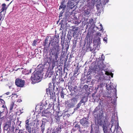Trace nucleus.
I'll use <instances>...</instances> for the list:
<instances>
[{"instance_id":"obj_2","label":"nucleus","mask_w":133,"mask_h":133,"mask_svg":"<svg viewBox=\"0 0 133 133\" xmlns=\"http://www.w3.org/2000/svg\"><path fill=\"white\" fill-rule=\"evenodd\" d=\"M65 34H62V35L61 37V45L63 47L62 52L60 58V60H62V58L63 59L66 55V51L68 50L69 47L68 42H66L65 43L64 46L63 44L64 43L65 39L64 37L65 36Z\"/></svg>"},{"instance_id":"obj_36","label":"nucleus","mask_w":133,"mask_h":133,"mask_svg":"<svg viewBox=\"0 0 133 133\" xmlns=\"http://www.w3.org/2000/svg\"><path fill=\"white\" fill-rule=\"evenodd\" d=\"M77 87L76 85H75L74 87H72L71 88V89L73 90H74V91H77Z\"/></svg>"},{"instance_id":"obj_33","label":"nucleus","mask_w":133,"mask_h":133,"mask_svg":"<svg viewBox=\"0 0 133 133\" xmlns=\"http://www.w3.org/2000/svg\"><path fill=\"white\" fill-rule=\"evenodd\" d=\"M17 98H15V100H16V102H18L19 103L21 102H22V100L21 99H18V100L16 99L17 98Z\"/></svg>"},{"instance_id":"obj_56","label":"nucleus","mask_w":133,"mask_h":133,"mask_svg":"<svg viewBox=\"0 0 133 133\" xmlns=\"http://www.w3.org/2000/svg\"><path fill=\"white\" fill-rule=\"evenodd\" d=\"M103 30V28H102L101 29V30Z\"/></svg>"},{"instance_id":"obj_41","label":"nucleus","mask_w":133,"mask_h":133,"mask_svg":"<svg viewBox=\"0 0 133 133\" xmlns=\"http://www.w3.org/2000/svg\"><path fill=\"white\" fill-rule=\"evenodd\" d=\"M37 41L36 40H34L32 43V45L33 46H35L37 43Z\"/></svg>"},{"instance_id":"obj_53","label":"nucleus","mask_w":133,"mask_h":133,"mask_svg":"<svg viewBox=\"0 0 133 133\" xmlns=\"http://www.w3.org/2000/svg\"><path fill=\"white\" fill-rule=\"evenodd\" d=\"M2 17L1 16H0V21L1 20V19Z\"/></svg>"},{"instance_id":"obj_27","label":"nucleus","mask_w":133,"mask_h":133,"mask_svg":"<svg viewBox=\"0 0 133 133\" xmlns=\"http://www.w3.org/2000/svg\"><path fill=\"white\" fill-rule=\"evenodd\" d=\"M75 6L73 2H71L69 5V9H72Z\"/></svg>"},{"instance_id":"obj_17","label":"nucleus","mask_w":133,"mask_h":133,"mask_svg":"<svg viewBox=\"0 0 133 133\" xmlns=\"http://www.w3.org/2000/svg\"><path fill=\"white\" fill-rule=\"evenodd\" d=\"M87 100V98L86 96H84L80 101V102L82 103L85 104Z\"/></svg>"},{"instance_id":"obj_21","label":"nucleus","mask_w":133,"mask_h":133,"mask_svg":"<svg viewBox=\"0 0 133 133\" xmlns=\"http://www.w3.org/2000/svg\"><path fill=\"white\" fill-rule=\"evenodd\" d=\"M10 122H7L6 123L4 126V128L5 129L7 130L10 127Z\"/></svg>"},{"instance_id":"obj_4","label":"nucleus","mask_w":133,"mask_h":133,"mask_svg":"<svg viewBox=\"0 0 133 133\" xmlns=\"http://www.w3.org/2000/svg\"><path fill=\"white\" fill-rule=\"evenodd\" d=\"M77 102V98H73L69 100L66 101L65 104L66 107L68 108H70L74 107Z\"/></svg>"},{"instance_id":"obj_40","label":"nucleus","mask_w":133,"mask_h":133,"mask_svg":"<svg viewBox=\"0 0 133 133\" xmlns=\"http://www.w3.org/2000/svg\"><path fill=\"white\" fill-rule=\"evenodd\" d=\"M113 91L114 92V95L115 96H116V92H117V90L116 88H114L113 89Z\"/></svg>"},{"instance_id":"obj_58","label":"nucleus","mask_w":133,"mask_h":133,"mask_svg":"<svg viewBox=\"0 0 133 133\" xmlns=\"http://www.w3.org/2000/svg\"><path fill=\"white\" fill-rule=\"evenodd\" d=\"M40 109L41 110V108H42V107H40Z\"/></svg>"},{"instance_id":"obj_14","label":"nucleus","mask_w":133,"mask_h":133,"mask_svg":"<svg viewBox=\"0 0 133 133\" xmlns=\"http://www.w3.org/2000/svg\"><path fill=\"white\" fill-rule=\"evenodd\" d=\"M105 65L103 63H102V64H101L100 65H98L97 66V67L96 68L97 69V68H98L99 70H96L97 71H101V72L103 71V70H104V68L105 67Z\"/></svg>"},{"instance_id":"obj_38","label":"nucleus","mask_w":133,"mask_h":133,"mask_svg":"<svg viewBox=\"0 0 133 133\" xmlns=\"http://www.w3.org/2000/svg\"><path fill=\"white\" fill-rule=\"evenodd\" d=\"M64 93H63V92L62 90L61 91L60 95L61 96V97L63 98L64 97Z\"/></svg>"},{"instance_id":"obj_63","label":"nucleus","mask_w":133,"mask_h":133,"mask_svg":"<svg viewBox=\"0 0 133 133\" xmlns=\"http://www.w3.org/2000/svg\"><path fill=\"white\" fill-rule=\"evenodd\" d=\"M7 1H9V0H6Z\"/></svg>"},{"instance_id":"obj_35","label":"nucleus","mask_w":133,"mask_h":133,"mask_svg":"<svg viewBox=\"0 0 133 133\" xmlns=\"http://www.w3.org/2000/svg\"><path fill=\"white\" fill-rule=\"evenodd\" d=\"M53 74V72H49V74L48 75V76L49 77H51V75H52Z\"/></svg>"},{"instance_id":"obj_23","label":"nucleus","mask_w":133,"mask_h":133,"mask_svg":"<svg viewBox=\"0 0 133 133\" xmlns=\"http://www.w3.org/2000/svg\"><path fill=\"white\" fill-rule=\"evenodd\" d=\"M2 6L1 12L6 10L7 8V7L6 6V4L4 3L2 4Z\"/></svg>"},{"instance_id":"obj_10","label":"nucleus","mask_w":133,"mask_h":133,"mask_svg":"<svg viewBox=\"0 0 133 133\" xmlns=\"http://www.w3.org/2000/svg\"><path fill=\"white\" fill-rule=\"evenodd\" d=\"M12 95V96L11 97V99L13 101L11 103L9 108V109L11 111L12 110L14 106H15V102H16V101L15 100L14 98H17L18 97V96L16 94H13Z\"/></svg>"},{"instance_id":"obj_60","label":"nucleus","mask_w":133,"mask_h":133,"mask_svg":"<svg viewBox=\"0 0 133 133\" xmlns=\"http://www.w3.org/2000/svg\"><path fill=\"white\" fill-rule=\"evenodd\" d=\"M59 70H60V69H59Z\"/></svg>"},{"instance_id":"obj_54","label":"nucleus","mask_w":133,"mask_h":133,"mask_svg":"<svg viewBox=\"0 0 133 133\" xmlns=\"http://www.w3.org/2000/svg\"><path fill=\"white\" fill-rule=\"evenodd\" d=\"M73 34V35H72V36H74V35H75V34Z\"/></svg>"},{"instance_id":"obj_18","label":"nucleus","mask_w":133,"mask_h":133,"mask_svg":"<svg viewBox=\"0 0 133 133\" xmlns=\"http://www.w3.org/2000/svg\"><path fill=\"white\" fill-rule=\"evenodd\" d=\"M92 124L91 125V131L90 133H99V130L97 129L96 130L95 129V132H94V130L95 129H94L92 127Z\"/></svg>"},{"instance_id":"obj_26","label":"nucleus","mask_w":133,"mask_h":133,"mask_svg":"<svg viewBox=\"0 0 133 133\" xmlns=\"http://www.w3.org/2000/svg\"><path fill=\"white\" fill-rule=\"evenodd\" d=\"M99 34H95V35H94L95 37L93 39V43H95V40L98 39V38H100L98 36Z\"/></svg>"},{"instance_id":"obj_20","label":"nucleus","mask_w":133,"mask_h":133,"mask_svg":"<svg viewBox=\"0 0 133 133\" xmlns=\"http://www.w3.org/2000/svg\"><path fill=\"white\" fill-rule=\"evenodd\" d=\"M101 74H102L104 75V74H105V75H110V74H112V75L111 76L112 77H113V74L112 73H110L107 71H105V70H103V71H102L101 72Z\"/></svg>"},{"instance_id":"obj_52","label":"nucleus","mask_w":133,"mask_h":133,"mask_svg":"<svg viewBox=\"0 0 133 133\" xmlns=\"http://www.w3.org/2000/svg\"><path fill=\"white\" fill-rule=\"evenodd\" d=\"M18 133H22V132H21L20 131H19V132Z\"/></svg>"},{"instance_id":"obj_47","label":"nucleus","mask_w":133,"mask_h":133,"mask_svg":"<svg viewBox=\"0 0 133 133\" xmlns=\"http://www.w3.org/2000/svg\"><path fill=\"white\" fill-rule=\"evenodd\" d=\"M79 23L77 21H75V24H79Z\"/></svg>"},{"instance_id":"obj_11","label":"nucleus","mask_w":133,"mask_h":133,"mask_svg":"<svg viewBox=\"0 0 133 133\" xmlns=\"http://www.w3.org/2000/svg\"><path fill=\"white\" fill-rule=\"evenodd\" d=\"M93 34H87L85 39L87 40V44L90 47V45L92 43V40Z\"/></svg>"},{"instance_id":"obj_25","label":"nucleus","mask_w":133,"mask_h":133,"mask_svg":"<svg viewBox=\"0 0 133 133\" xmlns=\"http://www.w3.org/2000/svg\"><path fill=\"white\" fill-rule=\"evenodd\" d=\"M45 124H44L43 122L42 121V123L41 126V131L42 133H43V132L45 130Z\"/></svg>"},{"instance_id":"obj_13","label":"nucleus","mask_w":133,"mask_h":133,"mask_svg":"<svg viewBox=\"0 0 133 133\" xmlns=\"http://www.w3.org/2000/svg\"><path fill=\"white\" fill-rule=\"evenodd\" d=\"M78 30V28L77 26H74L72 27L71 29H69L68 33L69 32L70 33H77Z\"/></svg>"},{"instance_id":"obj_44","label":"nucleus","mask_w":133,"mask_h":133,"mask_svg":"<svg viewBox=\"0 0 133 133\" xmlns=\"http://www.w3.org/2000/svg\"><path fill=\"white\" fill-rule=\"evenodd\" d=\"M49 112H47L46 110H45L44 111V113L45 114H47V113L50 114L51 112L49 111Z\"/></svg>"},{"instance_id":"obj_50","label":"nucleus","mask_w":133,"mask_h":133,"mask_svg":"<svg viewBox=\"0 0 133 133\" xmlns=\"http://www.w3.org/2000/svg\"><path fill=\"white\" fill-rule=\"evenodd\" d=\"M85 13L87 15H89V12H87L86 11L85 12Z\"/></svg>"},{"instance_id":"obj_3","label":"nucleus","mask_w":133,"mask_h":133,"mask_svg":"<svg viewBox=\"0 0 133 133\" xmlns=\"http://www.w3.org/2000/svg\"><path fill=\"white\" fill-rule=\"evenodd\" d=\"M41 73L39 71L35 72L33 73L31 77L32 83L35 84L40 81L41 80Z\"/></svg>"},{"instance_id":"obj_29","label":"nucleus","mask_w":133,"mask_h":133,"mask_svg":"<svg viewBox=\"0 0 133 133\" xmlns=\"http://www.w3.org/2000/svg\"><path fill=\"white\" fill-rule=\"evenodd\" d=\"M100 41V38H98V39L95 40V43H93L95 45H98Z\"/></svg>"},{"instance_id":"obj_59","label":"nucleus","mask_w":133,"mask_h":133,"mask_svg":"<svg viewBox=\"0 0 133 133\" xmlns=\"http://www.w3.org/2000/svg\"><path fill=\"white\" fill-rule=\"evenodd\" d=\"M58 23V21H57V23Z\"/></svg>"},{"instance_id":"obj_32","label":"nucleus","mask_w":133,"mask_h":133,"mask_svg":"<svg viewBox=\"0 0 133 133\" xmlns=\"http://www.w3.org/2000/svg\"><path fill=\"white\" fill-rule=\"evenodd\" d=\"M68 66V65L67 64V63L66 62H64V70H65L66 69L67 70V66Z\"/></svg>"},{"instance_id":"obj_1","label":"nucleus","mask_w":133,"mask_h":133,"mask_svg":"<svg viewBox=\"0 0 133 133\" xmlns=\"http://www.w3.org/2000/svg\"><path fill=\"white\" fill-rule=\"evenodd\" d=\"M58 78L55 77V78H52V83L49 84V88L46 89V93L48 95H50L51 98H54L55 94L57 95L58 94V82H57Z\"/></svg>"},{"instance_id":"obj_49","label":"nucleus","mask_w":133,"mask_h":133,"mask_svg":"<svg viewBox=\"0 0 133 133\" xmlns=\"http://www.w3.org/2000/svg\"><path fill=\"white\" fill-rule=\"evenodd\" d=\"M46 42H45H45H44V43H43V45L44 46H45L46 45Z\"/></svg>"},{"instance_id":"obj_45","label":"nucleus","mask_w":133,"mask_h":133,"mask_svg":"<svg viewBox=\"0 0 133 133\" xmlns=\"http://www.w3.org/2000/svg\"><path fill=\"white\" fill-rule=\"evenodd\" d=\"M95 93H92V96L94 98V96H95Z\"/></svg>"},{"instance_id":"obj_42","label":"nucleus","mask_w":133,"mask_h":133,"mask_svg":"<svg viewBox=\"0 0 133 133\" xmlns=\"http://www.w3.org/2000/svg\"><path fill=\"white\" fill-rule=\"evenodd\" d=\"M107 37H105V38H104L103 39V40L104 41H105V42H107Z\"/></svg>"},{"instance_id":"obj_57","label":"nucleus","mask_w":133,"mask_h":133,"mask_svg":"<svg viewBox=\"0 0 133 133\" xmlns=\"http://www.w3.org/2000/svg\"><path fill=\"white\" fill-rule=\"evenodd\" d=\"M100 26L101 27H102V25L101 24L100 25Z\"/></svg>"},{"instance_id":"obj_22","label":"nucleus","mask_w":133,"mask_h":133,"mask_svg":"<svg viewBox=\"0 0 133 133\" xmlns=\"http://www.w3.org/2000/svg\"><path fill=\"white\" fill-rule=\"evenodd\" d=\"M74 127L75 128L76 130H77L78 129L79 131H80L81 133L82 132V131L80 129L81 127L79 125L76 124L75 125Z\"/></svg>"},{"instance_id":"obj_43","label":"nucleus","mask_w":133,"mask_h":133,"mask_svg":"<svg viewBox=\"0 0 133 133\" xmlns=\"http://www.w3.org/2000/svg\"><path fill=\"white\" fill-rule=\"evenodd\" d=\"M31 70L32 69H30L28 71V72L27 73H26V74H28L29 73H31Z\"/></svg>"},{"instance_id":"obj_5","label":"nucleus","mask_w":133,"mask_h":133,"mask_svg":"<svg viewBox=\"0 0 133 133\" xmlns=\"http://www.w3.org/2000/svg\"><path fill=\"white\" fill-rule=\"evenodd\" d=\"M29 119L26 120L25 121V128L26 131H28V132H31L32 131H33V129L32 130L31 127L32 125L34 126L35 124V123H34L33 122H31L30 123H29Z\"/></svg>"},{"instance_id":"obj_64","label":"nucleus","mask_w":133,"mask_h":133,"mask_svg":"<svg viewBox=\"0 0 133 133\" xmlns=\"http://www.w3.org/2000/svg\"><path fill=\"white\" fill-rule=\"evenodd\" d=\"M90 22V20H89Z\"/></svg>"},{"instance_id":"obj_55","label":"nucleus","mask_w":133,"mask_h":133,"mask_svg":"<svg viewBox=\"0 0 133 133\" xmlns=\"http://www.w3.org/2000/svg\"><path fill=\"white\" fill-rule=\"evenodd\" d=\"M71 13L70 14V15L72 14V12L71 11Z\"/></svg>"},{"instance_id":"obj_28","label":"nucleus","mask_w":133,"mask_h":133,"mask_svg":"<svg viewBox=\"0 0 133 133\" xmlns=\"http://www.w3.org/2000/svg\"><path fill=\"white\" fill-rule=\"evenodd\" d=\"M103 130L104 131V133H109L110 132V131H108L107 129V128L105 126H103Z\"/></svg>"},{"instance_id":"obj_34","label":"nucleus","mask_w":133,"mask_h":133,"mask_svg":"<svg viewBox=\"0 0 133 133\" xmlns=\"http://www.w3.org/2000/svg\"><path fill=\"white\" fill-rule=\"evenodd\" d=\"M72 36L70 34H67V38L68 40H70Z\"/></svg>"},{"instance_id":"obj_31","label":"nucleus","mask_w":133,"mask_h":133,"mask_svg":"<svg viewBox=\"0 0 133 133\" xmlns=\"http://www.w3.org/2000/svg\"><path fill=\"white\" fill-rule=\"evenodd\" d=\"M76 43L77 42L76 41L75 42H73V44L72 47V50L76 48Z\"/></svg>"},{"instance_id":"obj_6","label":"nucleus","mask_w":133,"mask_h":133,"mask_svg":"<svg viewBox=\"0 0 133 133\" xmlns=\"http://www.w3.org/2000/svg\"><path fill=\"white\" fill-rule=\"evenodd\" d=\"M80 123L84 128L88 127L90 124L88 119L86 117L83 118L81 119Z\"/></svg>"},{"instance_id":"obj_19","label":"nucleus","mask_w":133,"mask_h":133,"mask_svg":"<svg viewBox=\"0 0 133 133\" xmlns=\"http://www.w3.org/2000/svg\"><path fill=\"white\" fill-rule=\"evenodd\" d=\"M52 54H54V57L55 58V59H54V61L55 62H57L58 61V60L57 59L58 58V53H57V51L55 53L53 54L52 53Z\"/></svg>"},{"instance_id":"obj_8","label":"nucleus","mask_w":133,"mask_h":133,"mask_svg":"<svg viewBox=\"0 0 133 133\" xmlns=\"http://www.w3.org/2000/svg\"><path fill=\"white\" fill-rule=\"evenodd\" d=\"M25 83L24 80H22L19 78H17L15 80V84L18 87H23Z\"/></svg>"},{"instance_id":"obj_9","label":"nucleus","mask_w":133,"mask_h":133,"mask_svg":"<svg viewBox=\"0 0 133 133\" xmlns=\"http://www.w3.org/2000/svg\"><path fill=\"white\" fill-rule=\"evenodd\" d=\"M111 122L112 123V125L111 129V128L112 127V126L113 125H115L116 123V125L115 127V130L117 132L118 130H120L121 128L119 126L118 122V121L113 119H111Z\"/></svg>"},{"instance_id":"obj_30","label":"nucleus","mask_w":133,"mask_h":133,"mask_svg":"<svg viewBox=\"0 0 133 133\" xmlns=\"http://www.w3.org/2000/svg\"><path fill=\"white\" fill-rule=\"evenodd\" d=\"M82 103L80 102L79 103L77 104L76 106V108L74 109V110L76 111L77 110V109L79 108L80 106H81Z\"/></svg>"},{"instance_id":"obj_24","label":"nucleus","mask_w":133,"mask_h":133,"mask_svg":"<svg viewBox=\"0 0 133 133\" xmlns=\"http://www.w3.org/2000/svg\"><path fill=\"white\" fill-rule=\"evenodd\" d=\"M58 112L56 113V114L55 116V118L54 119V121L56 123H58Z\"/></svg>"},{"instance_id":"obj_62","label":"nucleus","mask_w":133,"mask_h":133,"mask_svg":"<svg viewBox=\"0 0 133 133\" xmlns=\"http://www.w3.org/2000/svg\"><path fill=\"white\" fill-rule=\"evenodd\" d=\"M31 132H29V133H31Z\"/></svg>"},{"instance_id":"obj_51","label":"nucleus","mask_w":133,"mask_h":133,"mask_svg":"<svg viewBox=\"0 0 133 133\" xmlns=\"http://www.w3.org/2000/svg\"><path fill=\"white\" fill-rule=\"evenodd\" d=\"M85 88H87L88 87V86L87 85H85Z\"/></svg>"},{"instance_id":"obj_39","label":"nucleus","mask_w":133,"mask_h":133,"mask_svg":"<svg viewBox=\"0 0 133 133\" xmlns=\"http://www.w3.org/2000/svg\"><path fill=\"white\" fill-rule=\"evenodd\" d=\"M101 60L102 61V62H103L104 60L105 57L103 54L101 55Z\"/></svg>"},{"instance_id":"obj_7","label":"nucleus","mask_w":133,"mask_h":133,"mask_svg":"<svg viewBox=\"0 0 133 133\" xmlns=\"http://www.w3.org/2000/svg\"><path fill=\"white\" fill-rule=\"evenodd\" d=\"M99 107H97L92 111V114H94L95 118H98L100 116L101 111Z\"/></svg>"},{"instance_id":"obj_37","label":"nucleus","mask_w":133,"mask_h":133,"mask_svg":"<svg viewBox=\"0 0 133 133\" xmlns=\"http://www.w3.org/2000/svg\"><path fill=\"white\" fill-rule=\"evenodd\" d=\"M78 70V68H76L75 69V70L74 71V74L75 75V74H76L77 73Z\"/></svg>"},{"instance_id":"obj_12","label":"nucleus","mask_w":133,"mask_h":133,"mask_svg":"<svg viewBox=\"0 0 133 133\" xmlns=\"http://www.w3.org/2000/svg\"><path fill=\"white\" fill-rule=\"evenodd\" d=\"M61 0L62 1L61 2V5L59 6V9H62V11L61 12L59 16V17L61 16H62V15H61V14H62L64 12V9H65L66 7V6L64 4L65 0Z\"/></svg>"},{"instance_id":"obj_48","label":"nucleus","mask_w":133,"mask_h":133,"mask_svg":"<svg viewBox=\"0 0 133 133\" xmlns=\"http://www.w3.org/2000/svg\"><path fill=\"white\" fill-rule=\"evenodd\" d=\"M10 92H8L6 93V94L8 95H9L10 94Z\"/></svg>"},{"instance_id":"obj_15","label":"nucleus","mask_w":133,"mask_h":133,"mask_svg":"<svg viewBox=\"0 0 133 133\" xmlns=\"http://www.w3.org/2000/svg\"><path fill=\"white\" fill-rule=\"evenodd\" d=\"M4 110L0 109V120L1 121L3 120L5 116H4Z\"/></svg>"},{"instance_id":"obj_61","label":"nucleus","mask_w":133,"mask_h":133,"mask_svg":"<svg viewBox=\"0 0 133 133\" xmlns=\"http://www.w3.org/2000/svg\"><path fill=\"white\" fill-rule=\"evenodd\" d=\"M31 132H29V133H31Z\"/></svg>"},{"instance_id":"obj_46","label":"nucleus","mask_w":133,"mask_h":133,"mask_svg":"<svg viewBox=\"0 0 133 133\" xmlns=\"http://www.w3.org/2000/svg\"><path fill=\"white\" fill-rule=\"evenodd\" d=\"M88 47H89V48H90V51H93V49L91 48V47L90 45V47H89V46H88Z\"/></svg>"},{"instance_id":"obj_16","label":"nucleus","mask_w":133,"mask_h":133,"mask_svg":"<svg viewBox=\"0 0 133 133\" xmlns=\"http://www.w3.org/2000/svg\"><path fill=\"white\" fill-rule=\"evenodd\" d=\"M0 102H1V109H3V110H4L5 108H6L5 104V102L2 99H0Z\"/></svg>"}]
</instances>
